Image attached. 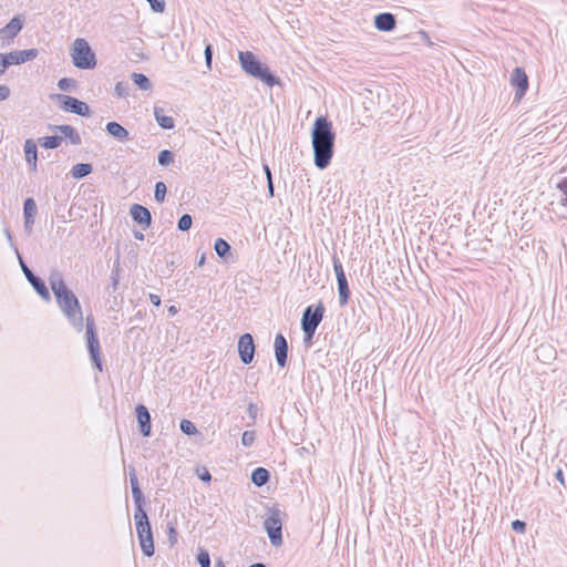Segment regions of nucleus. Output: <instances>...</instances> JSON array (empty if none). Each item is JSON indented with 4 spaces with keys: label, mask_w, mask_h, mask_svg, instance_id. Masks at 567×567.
Masks as SVG:
<instances>
[{
    "label": "nucleus",
    "mask_w": 567,
    "mask_h": 567,
    "mask_svg": "<svg viewBox=\"0 0 567 567\" xmlns=\"http://www.w3.org/2000/svg\"><path fill=\"white\" fill-rule=\"evenodd\" d=\"M374 27L383 32L393 31L396 27V18L391 12H381L374 17Z\"/></svg>",
    "instance_id": "dca6fc26"
},
{
    "label": "nucleus",
    "mask_w": 567,
    "mask_h": 567,
    "mask_svg": "<svg viewBox=\"0 0 567 567\" xmlns=\"http://www.w3.org/2000/svg\"><path fill=\"white\" fill-rule=\"evenodd\" d=\"M85 334H86V347L90 353L91 360L94 367L102 371V361H101V347L100 341L95 331V321L92 316H87L85 320Z\"/></svg>",
    "instance_id": "0eeeda50"
},
{
    "label": "nucleus",
    "mask_w": 567,
    "mask_h": 567,
    "mask_svg": "<svg viewBox=\"0 0 567 567\" xmlns=\"http://www.w3.org/2000/svg\"><path fill=\"white\" fill-rule=\"evenodd\" d=\"M4 60H7V65L8 68L10 65H19L20 62H19V58H18V53L17 51H11V52H8V53H2Z\"/></svg>",
    "instance_id": "ea45409f"
},
{
    "label": "nucleus",
    "mask_w": 567,
    "mask_h": 567,
    "mask_svg": "<svg viewBox=\"0 0 567 567\" xmlns=\"http://www.w3.org/2000/svg\"><path fill=\"white\" fill-rule=\"evenodd\" d=\"M275 357L277 364L285 368L288 358V342L282 333H277L275 337Z\"/></svg>",
    "instance_id": "4468645a"
},
{
    "label": "nucleus",
    "mask_w": 567,
    "mask_h": 567,
    "mask_svg": "<svg viewBox=\"0 0 567 567\" xmlns=\"http://www.w3.org/2000/svg\"><path fill=\"white\" fill-rule=\"evenodd\" d=\"M24 19L21 16L13 17L3 28L0 29V41L2 47L10 45L21 32Z\"/></svg>",
    "instance_id": "1a4fd4ad"
},
{
    "label": "nucleus",
    "mask_w": 567,
    "mask_h": 567,
    "mask_svg": "<svg viewBox=\"0 0 567 567\" xmlns=\"http://www.w3.org/2000/svg\"><path fill=\"white\" fill-rule=\"evenodd\" d=\"M193 225V218L189 214H184L181 216L177 223V228L181 231H187L190 229Z\"/></svg>",
    "instance_id": "72a5a7b5"
},
{
    "label": "nucleus",
    "mask_w": 567,
    "mask_h": 567,
    "mask_svg": "<svg viewBox=\"0 0 567 567\" xmlns=\"http://www.w3.org/2000/svg\"><path fill=\"white\" fill-rule=\"evenodd\" d=\"M134 237L136 239H138V240H143L144 239V235L141 231H134Z\"/></svg>",
    "instance_id": "13d9d810"
},
{
    "label": "nucleus",
    "mask_w": 567,
    "mask_h": 567,
    "mask_svg": "<svg viewBox=\"0 0 567 567\" xmlns=\"http://www.w3.org/2000/svg\"><path fill=\"white\" fill-rule=\"evenodd\" d=\"M249 567H267V566L262 563H255V564L250 565Z\"/></svg>",
    "instance_id": "680f3d73"
},
{
    "label": "nucleus",
    "mask_w": 567,
    "mask_h": 567,
    "mask_svg": "<svg viewBox=\"0 0 567 567\" xmlns=\"http://www.w3.org/2000/svg\"><path fill=\"white\" fill-rule=\"evenodd\" d=\"M75 86H76V81L71 78H62L58 82V87L61 91H71V90L75 89Z\"/></svg>",
    "instance_id": "f704fd0d"
},
{
    "label": "nucleus",
    "mask_w": 567,
    "mask_h": 567,
    "mask_svg": "<svg viewBox=\"0 0 567 567\" xmlns=\"http://www.w3.org/2000/svg\"><path fill=\"white\" fill-rule=\"evenodd\" d=\"M512 529L516 533L523 534L526 530V523L519 519L512 522Z\"/></svg>",
    "instance_id": "a19ab883"
},
{
    "label": "nucleus",
    "mask_w": 567,
    "mask_h": 567,
    "mask_svg": "<svg viewBox=\"0 0 567 567\" xmlns=\"http://www.w3.org/2000/svg\"><path fill=\"white\" fill-rule=\"evenodd\" d=\"M168 537L171 544H175L177 542V532L173 524H168Z\"/></svg>",
    "instance_id": "49530a36"
},
{
    "label": "nucleus",
    "mask_w": 567,
    "mask_h": 567,
    "mask_svg": "<svg viewBox=\"0 0 567 567\" xmlns=\"http://www.w3.org/2000/svg\"><path fill=\"white\" fill-rule=\"evenodd\" d=\"M132 80H133L134 84L137 85L141 90L146 91L152 87V83H151L150 79L143 73L134 72L132 74Z\"/></svg>",
    "instance_id": "cd10ccee"
},
{
    "label": "nucleus",
    "mask_w": 567,
    "mask_h": 567,
    "mask_svg": "<svg viewBox=\"0 0 567 567\" xmlns=\"http://www.w3.org/2000/svg\"><path fill=\"white\" fill-rule=\"evenodd\" d=\"M92 171H93V167L91 164L78 163L72 167L71 174H72L73 178L80 179V178H83V177L87 176L89 174H91Z\"/></svg>",
    "instance_id": "a878e982"
},
{
    "label": "nucleus",
    "mask_w": 567,
    "mask_h": 567,
    "mask_svg": "<svg viewBox=\"0 0 567 567\" xmlns=\"http://www.w3.org/2000/svg\"><path fill=\"white\" fill-rule=\"evenodd\" d=\"M267 187H268V193H269V195L272 197V196H274V184H272V178H269V181H267Z\"/></svg>",
    "instance_id": "864d4df0"
},
{
    "label": "nucleus",
    "mask_w": 567,
    "mask_h": 567,
    "mask_svg": "<svg viewBox=\"0 0 567 567\" xmlns=\"http://www.w3.org/2000/svg\"><path fill=\"white\" fill-rule=\"evenodd\" d=\"M197 561L200 567H210V557L207 550H200L197 555Z\"/></svg>",
    "instance_id": "58836bf2"
},
{
    "label": "nucleus",
    "mask_w": 567,
    "mask_h": 567,
    "mask_svg": "<svg viewBox=\"0 0 567 567\" xmlns=\"http://www.w3.org/2000/svg\"><path fill=\"white\" fill-rule=\"evenodd\" d=\"M324 316V306L319 302L316 307L308 306L302 313L301 329L305 333V342H311L318 326L321 323Z\"/></svg>",
    "instance_id": "423d86ee"
},
{
    "label": "nucleus",
    "mask_w": 567,
    "mask_h": 567,
    "mask_svg": "<svg viewBox=\"0 0 567 567\" xmlns=\"http://www.w3.org/2000/svg\"><path fill=\"white\" fill-rule=\"evenodd\" d=\"M23 150H24L25 161H27L28 165L30 166V169L32 172H35L37 171V162H38V148H37L35 142L31 138L27 140L24 142Z\"/></svg>",
    "instance_id": "aec40b11"
},
{
    "label": "nucleus",
    "mask_w": 567,
    "mask_h": 567,
    "mask_svg": "<svg viewBox=\"0 0 567 567\" xmlns=\"http://www.w3.org/2000/svg\"><path fill=\"white\" fill-rule=\"evenodd\" d=\"M150 300L156 307H158L161 305V297L157 296V295L151 293L150 295Z\"/></svg>",
    "instance_id": "3c124183"
},
{
    "label": "nucleus",
    "mask_w": 567,
    "mask_h": 567,
    "mask_svg": "<svg viewBox=\"0 0 567 567\" xmlns=\"http://www.w3.org/2000/svg\"><path fill=\"white\" fill-rule=\"evenodd\" d=\"M136 419L140 425V431L143 436H150L152 430L151 414L147 408L143 404H138L135 409Z\"/></svg>",
    "instance_id": "f3484780"
},
{
    "label": "nucleus",
    "mask_w": 567,
    "mask_h": 567,
    "mask_svg": "<svg viewBox=\"0 0 567 567\" xmlns=\"http://www.w3.org/2000/svg\"><path fill=\"white\" fill-rule=\"evenodd\" d=\"M238 353L244 364H249L254 360L255 343L250 333H244L238 340Z\"/></svg>",
    "instance_id": "f8f14e48"
},
{
    "label": "nucleus",
    "mask_w": 567,
    "mask_h": 567,
    "mask_svg": "<svg viewBox=\"0 0 567 567\" xmlns=\"http://www.w3.org/2000/svg\"><path fill=\"white\" fill-rule=\"evenodd\" d=\"M251 482L260 487L266 485L270 480V473L265 467H256L251 473Z\"/></svg>",
    "instance_id": "5701e85b"
},
{
    "label": "nucleus",
    "mask_w": 567,
    "mask_h": 567,
    "mask_svg": "<svg viewBox=\"0 0 567 567\" xmlns=\"http://www.w3.org/2000/svg\"><path fill=\"white\" fill-rule=\"evenodd\" d=\"M62 141L63 137L59 135L44 136L38 140L39 144L47 150L58 148Z\"/></svg>",
    "instance_id": "bb28decb"
},
{
    "label": "nucleus",
    "mask_w": 567,
    "mask_h": 567,
    "mask_svg": "<svg viewBox=\"0 0 567 567\" xmlns=\"http://www.w3.org/2000/svg\"><path fill=\"white\" fill-rule=\"evenodd\" d=\"M256 440L255 431H245L241 435V444L246 447H250Z\"/></svg>",
    "instance_id": "4c0bfd02"
},
{
    "label": "nucleus",
    "mask_w": 567,
    "mask_h": 567,
    "mask_svg": "<svg viewBox=\"0 0 567 567\" xmlns=\"http://www.w3.org/2000/svg\"><path fill=\"white\" fill-rule=\"evenodd\" d=\"M199 478L203 482H210L212 481V475H210V473L207 470H205L203 474H199Z\"/></svg>",
    "instance_id": "603ef678"
},
{
    "label": "nucleus",
    "mask_w": 567,
    "mask_h": 567,
    "mask_svg": "<svg viewBox=\"0 0 567 567\" xmlns=\"http://www.w3.org/2000/svg\"><path fill=\"white\" fill-rule=\"evenodd\" d=\"M10 96V89L7 85H0V101H4Z\"/></svg>",
    "instance_id": "de8ad7c7"
},
{
    "label": "nucleus",
    "mask_w": 567,
    "mask_h": 567,
    "mask_svg": "<svg viewBox=\"0 0 567 567\" xmlns=\"http://www.w3.org/2000/svg\"><path fill=\"white\" fill-rule=\"evenodd\" d=\"M214 250L217 256L223 258L224 260H228L231 255V246L223 238H217L214 243Z\"/></svg>",
    "instance_id": "b1692460"
},
{
    "label": "nucleus",
    "mask_w": 567,
    "mask_h": 567,
    "mask_svg": "<svg viewBox=\"0 0 567 567\" xmlns=\"http://www.w3.org/2000/svg\"><path fill=\"white\" fill-rule=\"evenodd\" d=\"M238 61L246 74L260 80L266 85L272 87L280 84V79L251 51H239Z\"/></svg>",
    "instance_id": "20e7f679"
},
{
    "label": "nucleus",
    "mask_w": 567,
    "mask_h": 567,
    "mask_svg": "<svg viewBox=\"0 0 567 567\" xmlns=\"http://www.w3.org/2000/svg\"><path fill=\"white\" fill-rule=\"evenodd\" d=\"M121 272H122V269H121V264H120V257H117L112 267L111 277H110L111 282L106 288V291L109 295L116 292V290L118 288V284H120Z\"/></svg>",
    "instance_id": "412c9836"
},
{
    "label": "nucleus",
    "mask_w": 567,
    "mask_h": 567,
    "mask_svg": "<svg viewBox=\"0 0 567 567\" xmlns=\"http://www.w3.org/2000/svg\"><path fill=\"white\" fill-rule=\"evenodd\" d=\"M215 567H226L221 559H218L215 564Z\"/></svg>",
    "instance_id": "052dcab7"
},
{
    "label": "nucleus",
    "mask_w": 567,
    "mask_h": 567,
    "mask_svg": "<svg viewBox=\"0 0 567 567\" xmlns=\"http://www.w3.org/2000/svg\"><path fill=\"white\" fill-rule=\"evenodd\" d=\"M205 62L208 69L212 68V61H213V47L212 44H206L205 47Z\"/></svg>",
    "instance_id": "79ce46f5"
},
{
    "label": "nucleus",
    "mask_w": 567,
    "mask_h": 567,
    "mask_svg": "<svg viewBox=\"0 0 567 567\" xmlns=\"http://www.w3.org/2000/svg\"><path fill=\"white\" fill-rule=\"evenodd\" d=\"M167 193V187L164 182L155 184L154 198L157 203H163Z\"/></svg>",
    "instance_id": "c756f323"
},
{
    "label": "nucleus",
    "mask_w": 567,
    "mask_h": 567,
    "mask_svg": "<svg viewBox=\"0 0 567 567\" xmlns=\"http://www.w3.org/2000/svg\"><path fill=\"white\" fill-rule=\"evenodd\" d=\"M105 131L118 142H126L131 140L130 132L117 122H109Z\"/></svg>",
    "instance_id": "6ab92c4d"
},
{
    "label": "nucleus",
    "mask_w": 567,
    "mask_h": 567,
    "mask_svg": "<svg viewBox=\"0 0 567 567\" xmlns=\"http://www.w3.org/2000/svg\"><path fill=\"white\" fill-rule=\"evenodd\" d=\"M247 412L252 420H256L258 414V406L251 402L248 404Z\"/></svg>",
    "instance_id": "a18cd8bd"
},
{
    "label": "nucleus",
    "mask_w": 567,
    "mask_h": 567,
    "mask_svg": "<svg viewBox=\"0 0 567 567\" xmlns=\"http://www.w3.org/2000/svg\"><path fill=\"white\" fill-rule=\"evenodd\" d=\"M71 56L74 66L78 69L92 70L96 65L95 53L83 38L74 40Z\"/></svg>",
    "instance_id": "39448f33"
},
{
    "label": "nucleus",
    "mask_w": 567,
    "mask_h": 567,
    "mask_svg": "<svg viewBox=\"0 0 567 567\" xmlns=\"http://www.w3.org/2000/svg\"><path fill=\"white\" fill-rule=\"evenodd\" d=\"M58 97L62 102L61 109L63 111L70 112V113H73V114H76L80 116H84V117L90 116L91 111H90L89 105L85 102L80 101L76 97H73L70 95H64V94H60V95H58Z\"/></svg>",
    "instance_id": "9b49d317"
},
{
    "label": "nucleus",
    "mask_w": 567,
    "mask_h": 567,
    "mask_svg": "<svg viewBox=\"0 0 567 567\" xmlns=\"http://www.w3.org/2000/svg\"><path fill=\"white\" fill-rule=\"evenodd\" d=\"M205 261H206V254H205V252H203V254L200 255V257H199L198 261H197V265L200 267V266H203V265L205 264Z\"/></svg>",
    "instance_id": "6e6d98bb"
},
{
    "label": "nucleus",
    "mask_w": 567,
    "mask_h": 567,
    "mask_svg": "<svg viewBox=\"0 0 567 567\" xmlns=\"http://www.w3.org/2000/svg\"><path fill=\"white\" fill-rule=\"evenodd\" d=\"M557 188L561 193L560 204L567 206V176L557 183Z\"/></svg>",
    "instance_id": "c9c22d12"
},
{
    "label": "nucleus",
    "mask_w": 567,
    "mask_h": 567,
    "mask_svg": "<svg viewBox=\"0 0 567 567\" xmlns=\"http://www.w3.org/2000/svg\"><path fill=\"white\" fill-rule=\"evenodd\" d=\"M37 214V204L33 198H27L23 204V215L33 217Z\"/></svg>",
    "instance_id": "473e14b6"
},
{
    "label": "nucleus",
    "mask_w": 567,
    "mask_h": 567,
    "mask_svg": "<svg viewBox=\"0 0 567 567\" xmlns=\"http://www.w3.org/2000/svg\"><path fill=\"white\" fill-rule=\"evenodd\" d=\"M332 264H333V270L336 272L337 280L347 278L344 270H343V266H342L340 259L336 255L332 258Z\"/></svg>",
    "instance_id": "e433bc0d"
},
{
    "label": "nucleus",
    "mask_w": 567,
    "mask_h": 567,
    "mask_svg": "<svg viewBox=\"0 0 567 567\" xmlns=\"http://www.w3.org/2000/svg\"><path fill=\"white\" fill-rule=\"evenodd\" d=\"M264 169H265V173H266V176H267V181H269V178H271V171L269 168L268 165H264Z\"/></svg>",
    "instance_id": "4d7b16f0"
},
{
    "label": "nucleus",
    "mask_w": 567,
    "mask_h": 567,
    "mask_svg": "<svg viewBox=\"0 0 567 567\" xmlns=\"http://www.w3.org/2000/svg\"><path fill=\"white\" fill-rule=\"evenodd\" d=\"M19 264L21 266V269L30 282V285L33 287V289L37 291V293L45 301L51 300L50 292L45 286V282L38 276H35L32 270L27 266L24 262L22 256H19Z\"/></svg>",
    "instance_id": "9d476101"
},
{
    "label": "nucleus",
    "mask_w": 567,
    "mask_h": 567,
    "mask_svg": "<svg viewBox=\"0 0 567 567\" xmlns=\"http://www.w3.org/2000/svg\"><path fill=\"white\" fill-rule=\"evenodd\" d=\"M133 220L144 226V229L152 224V215L148 208L140 204H133L130 208Z\"/></svg>",
    "instance_id": "2eb2a0df"
},
{
    "label": "nucleus",
    "mask_w": 567,
    "mask_h": 567,
    "mask_svg": "<svg viewBox=\"0 0 567 567\" xmlns=\"http://www.w3.org/2000/svg\"><path fill=\"white\" fill-rule=\"evenodd\" d=\"M511 83L517 89L516 97L522 99L528 89V76L523 68H515L511 76Z\"/></svg>",
    "instance_id": "ddd939ff"
},
{
    "label": "nucleus",
    "mask_w": 567,
    "mask_h": 567,
    "mask_svg": "<svg viewBox=\"0 0 567 567\" xmlns=\"http://www.w3.org/2000/svg\"><path fill=\"white\" fill-rule=\"evenodd\" d=\"M281 511L272 507L269 511V516L264 522V527L268 534L270 544L275 547L282 545V520Z\"/></svg>",
    "instance_id": "6e6552de"
},
{
    "label": "nucleus",
    "mask_w": 567,
    "mask_h": 567,
    "mask_svg": "<svg viewBox=\"0 0 567 567\" xmlns=\"http://www.w3.org/2000/svg\"><path fill=\"white\" fill-rule=\"evenodd\" d=\"M20 64L35 59L39 54L37 49L17 51Z\"/></svg>",
    "instance_id": "c85d7f7f"
},
{
    "label": "nucleus",
    "mask_w": 567,
    "mask_h": 567,
    "mask_svg": "<svg viewBox=\"0 0 567 567\" xmlns=\"http://www.w3.org/2000/svg\"><path fill=\"white\" fill-rule=\"evenodd\" d=\"M33 224H34L33 217L24 216V227L27 230H31Z\"/></svg>",
    "instance_id": "8fccbe9b"
},
{
    "label": "nucleus",
    "mask_w": 567,
    "mask_h": 567,
    "mask_svg": "<svg viewBox=\"0 0 567 567\" xmlns=\"http://www.w3.org/2000/svg\"><path fill=\"white\" fill-rule=\"evenodd\" d=\"M115 94L118 96V97H124L127 95V86L126 84L122 83V82H118L116 83L115 85Z\"/></svg>",
    "instance_id": "37998d69"
},
{
    "label": "nucleus",
    "mask_w": 567,
    "mask_h": 567,
    "mask_svg": "<svg viewBox=\"0 0 567 567\" xmlns=\"http://www.w3.org/2000/svg\"><path fill=\"white\" fill-rule=\"evenodd\" d=\"M167 312H168L169 316H175L178 312V309H177L176 306H169L167 308Z\"/></svg>",
    "instance_id": "5fc2aeb1"
},
{
    "label": "nucleus",
    "mask_w": 567,
    "mask_h": 567,
    "mask_svg": "<svg viewBox=\"0 0 567 567\" xmlns=\"http://www.w3.org/2000/svg\"><path fill=\"white\" fill-rule=\"evenodd\" d=\"M4 235L10 244V247L14 250V252L17 254V257L19 258V256H21V255L19 252L18 247L13 243L12 235H11V231L9 228H4Z\"/></svg>",
    "instance_id": "c03bdc74"
},
{
    "label": "nucleus",
    "mask_w": 567,
    "mask_h": 567,
    "mask_svg": "<svg viewBox=\"0 0 567 567\" xmlns=\"http://www.w3.org/2000/svg\"><path fill=\"white\" fill-rule=\"evenodd\" d=\"M557 480H559L561 483H564V476L561 470H558L556 473Z\"/></svg>",
    "instance_id": "bf43d9fd"
},
{
    "label": "nucleus",
    "mask_w": 567,
    "mask_h": 567,
    "mask_svg": "<svg viewBox=\"0 0 567 567\" xmlns=\"http://www.w3.org/2000/svg\"><path fill=\"white\" fill-rule=\"evenodd\" d=\"M130 484L135 505L134 520L141 549L145 556L152 557L154 555L153 532L148 520V516L144 509L145 499L140 488L138 478L134 467H131L130 471Z\"/></svg>",
    "instance_id": "7ed1b4c3"
},
{
    "label": "nucleus",
    "mask_w": 567,
    "mask_h": 567,
    "mask_svg": "<svg viewBox=\"0 0 567 567\" xmlns=\"http://www.w3.org/2000/svg\"><path fill=\"white\" fill-rule=\"evenodd\" d=\"M337 284H338V292H339V303L341 307H344L348 305L349 298H350V289H349L348 279L347 278L338 279Z\"/></svg>",
    "instance_id": "393cba45"
},
{
    "label": "nucleus",
    "mask_w": 567,
    "mask_h": 567,
    "mask_svg": "<svg viewBox=\"0 0 567 567\" xmlns=\"http://www.w3.org/2000/svg\"><path fill=\"white\" fill-rule=\"evenodd\" d=\"M7 60H4L2 53H0V75H2L6 70L8 69V65H7Z\"/></svg>",
    "instance_id": "09e8293b"
},
{
    "label": "nucleus",
    "mask_w": 567,
    "mask_h": 567,
    "mask_svg": "<svg viewBox=\"0 0 567 567\" xmlns=\"http://www.w3.org/2000/svg\"><path fill=\"white\" fill-rule=\"evenodd\" d=\"M154 116L157 124L164 130H172L175 126L174 118L172 116L165 115L163 109L155 106L154 107Z\"/></svg>",
    "instance_id": "4be33fe9"
},
{
    "label": "nucleus",
    "mask_w": 567,
    "mask_h": 567,
    "mask_svg": "<svg viewBox=\"0 0 567 567\" xmlns=\"http://www.w3.org/2000/svg\"><path fill=\"white\" fill-rule=\"evenodd\" d=\"M179 427L181 431L186 435H195L198 433L196 425L189 420H182Z\"/></svg>",
    "instance_id": "2f4dec72"
},
{
    "label": "nucleus",
    "mask_w": 567,
    "mask_h": 567,
    "mask_svg": "<svg viewBox=\"0 0 567 567\" xmlns=\"http://www.w3.org/2000/svg\"><path fill=\"white\" fill-rule=\"evenodd\" d=\"M157 161L161 166H168L174 161V154L169 150H163L159 152Z\"/></svg>",
    "instance_id": "7c9ffc66"
},
{
    "label": "nucleus",
    "mask_w": 567,
    "mask_h": 567,
    "mask_svg": "<svg viewBox=\"0 0 567 567\" xmlns=\"http://www.w3.org/2000/svg\"><path fill=\"white\" fill-rule=\"evenodd\" d=\"M336 133L332 123L324 116L316 118L311 130L313 163L318 169H326L334 154Z\"/></svg>",
    "instance_id": "f03ea898"
},
{
    "label": "nucleus",
    "mask_w": 567,
    "mask_h": 567,
    "mask_svg": "<svg viewBox=\"0 0 567 567\" xmlns=\"http://www.w3.org/2000/svg\"><path fill=\"white\" fill-rule=\"evenodd\" d=\"M50 128L54 132L61 133L62 137L68 138L72 145H80L82 143L79 132L71 125H54L50 126Z\"/></svg>",
    "instance_id": "a211bd4d"
},
{
    "label": "nucleus",
    "mask_w": 567,
    "mask_h": 567,
    "mask_svg": "<svg viewBox=\"0 0 567 567\" xmlns=\"http://www.w3.org/2000/svg\"><path fill=\"white\" fill-rule=\"evenodd\" d=\"M49 284L60 310L69 323L78 332H81L84 328L81 305L74 292L66 287L62 272L56 269L52 270L49 276Z\"/></svg>",
    "instance_id": "f257e3e1"
}]
</instances>
